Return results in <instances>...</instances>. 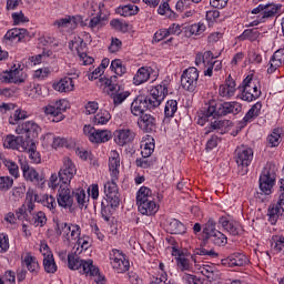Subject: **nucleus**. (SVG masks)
<instances>
[{
  "label": "nucleus",
  "mask_w": 284,
  "mask_h": 284,
  "mask_svg": "<svg viewBox=\"0 0 284 284\" xmlns=\"http://www.w3.org/2000/svg\"><path fill=\"white\" fill-rule=\"evenodd\" d=\"M203 241H210L215 247H225L227 245V235L216 230V220L210 217L203 226Z\"/></svg>",
  "instance_id": "39448f33"
},
{
  "label": "nucleus",
  "mask_w": 284,
  "mask_h": 284,
  "mask_svg": "<svg viewBox=\"0 0 284 284\" xmlns=\"http://www.w3.org/2000/svg\"><path fill=\"white\" fill-rule=\"evenodd\" d=\"M166 232H169V234H184L185 225L176 219H171L168 221Z\"/></svg>",
  "instance_id": "58836bf2"
},
{
  "label": "nucleus",
  "mask_w": 284,
  "mask_h": 284,
  "mask_svg": "<svg viewBox=\"0 0 284 284\" xmlns=\"http://www.w3.org/2000/svg\"><path fill=\"white\" fill-rule=\"evenodd\" d=\"M116 13L120 14L121 17H134V14H139V7L133 4L119 7L116 9Z\"/></svg>",
  "instance_id": "8fccbe9b"
},
{
  "label": "nucleus",
  "mask_w": 284,
  "mask_h": 284,
  "mask_svg": "<svg viewBox=\"0 0 284 284\" xmlns=\"http://www.w3.org/2000/svg\"><path fill=\"white\" fill-rule=\"evenodd\" d=\"M241 92L242 101H247L248 103L252 101H256V99L261 98V82L254 79L253 75H247L237 87Z\"/></svg>",
  "instance_id": "423d86ee"
},
{
  "label": "nucleus",
  "mask_w": 284,
  "mask_h": 284,
  "mask_svg": "<svg viewBox=\"0 0 284 284\" xmlns=\"http://www.w3.org/2000/svg\"><path fill=\"white\" fill-rule=\"evenodd\" d=\"M258 37H261V31H258V28H252L245 29L239 39L240 41H251V43H254V41H258Z\"/></svg>",
  "instance_id": "a19ab883"
},
{
  "label": "nucleus",
  "mask_w": 284,
  "mask_h": 284,
  "mask_svg": "<svg viewBox=\"0 0 284 284\" xmlns=\"http://www.w3.org/2000/svg\"><path fill=\"white\" fill-rule=\"evenodd\" d=\"M119 168H121V155L119 154V151L113 150L109 155L110 176L119 179Z\"/></svg>",
  "instance_id": "c85d7f7f"
},
{
  "label": "nucleus",
  "mask_w": 284,
  "mask_h": 284,
  "mask_svg": "<svg viewBox=\"0 0 284 284\" xmlns=\"http://www.w3.org/2000/svg\"><path fill=\"white\" fill-rule=\"evenodd\" d=\"M69 186L70 184H61L58 190V204L64 210H71L74 205V196Z\"/></svg>",
  "instance_id": "a211bd4d"
},
{
  "label": "nucleus",
  "mask_w": 284,
  "mask_h": 284,
  "mask_svg": "<svg viewBox=\"0 0 284 284\" xmlns=\"http://www.w3.org/2000/svg\"><path fill=\"white\" fill-rule=\"evenodd\" d=\"M138 126L142 132L151 133L156 131V118L150 113H144L138 119Z\"/></svg>",
  "instance_id": "393cba45"
},
{
  "label": "nucleus",
  "mask_w": 284,
  "mask_h": 284,
  "mask_svg": "<svg viewBox=\"0 0 284 284\" xmlns=\"http://www.w3.org/2000/svg\"><path fill=\"white\" fill-rule=\"evenodd\" d=\"M110 26L113 30H118V32H128L129 24L128 22L119 19H113L110 21Z\"/></svg>",
  "instance_id": "bf43d9fd"
},
{
  "label": "nucleus",
  "mask_w": 284,
  "mask_h": 284,
  "mask_svg": "<svg viewBox=\"0 0 284 284\" xmlns=\"http://www.w3.org/2000/svg\"><path fill=\"white\" fill-rule=\"evenodd\" d=\"M178 254V257L175 258L176 265L181 272H192V261L196 263V258L194 255H185L181 254L179 250L173 247V255Z\"/></svg>",
  "instance_id": "b1692460"
},
{
  "label": "nucleus",
  "mask_w": 284,
  "mask_h": 284,
  "mask_svg": "<svg viewBox=\"0 0 284 284\" xmlns=\"http://www.w3.org/2000/svg\"><path fill=\"white\" fill-rule=\"evenodd\" d=\"M154 138L152 135H146L141 142V154L144 158H150L154 153Z\"/></svg>",
  "instance_id": "c9c22d12"
},
{
  "label": "nucleus",
  "mask_w": 284,
  "mask_h": 284,
  "mask_svg": "<svg viewBox=\"0 0 284 284\" xmlns=\"http://www.w3.org/2000/svg\"><path fill=\"white\" fill-rule=\"evenodd\" d=\"M54 28H58L59 30H63L64 28H70L72 26V19L71 18H62L59 20H55L53 22Z\"/></svg>",
  "instance_id": "774afa93"
},
{
  "label": "nucleus",
  "mask_w": 284,
  "mask_h": 284,
  "mask_svg": "<svg viewBox=\"0 0 284 284\" xmlns=\"http://www.w3.org/2000/svg\"><path fill=\"white\" fill-rule=\"evenodd\" d=\"M4 148L8 150H18V152H26L28 150V140L23 139L22 135H7L3 141Z\"/></svg>",
  "instance_id": "412c9836"
},
{
  "label": "nucleus",
  "mask_w": 284,
  "mask_h": 284,
  "mask_svg": "<svg viewBox=\"0 0 284 284\" xmlns=\"http://www.w3.org/2000/svg\"><path fill=\"white\" fill-rule=\"evenodd\" d=\"M100 81L109 88L110 92H118L121 87H119V75H111L110 78L100 79Z\"/></svg>",
  "instance_id": "3c124183"
},
{
  "label": "nucleus",
  "mask_w": 284,
  "mask_h": 284,
  "mask_svg": "<svg viewBox=\"0 0 284 284\" xmlns=\"http://www.w3.org/2000/svg\"><path fill=\"white\" fill-rule=\"evenodd\" d=\"M20 168L26 181H30L31 183H41V181H43V178L39 175V172H37L34 168H31L27 161L20 160Z\"/></svg>",
  "instance_id": "a878e982"
},
{
  "label": "nucleus",
  "mask_w": 284,
  "mask_h": 284,
  "mask_svg": "<svg viewBox=\"0 0 284 284\" xmlns=\"http://www.w3.org/2000/svg\"><path fill=\"white\" fill-rule=\"evenodd\" d=\"M243 111V105L236 101L219 102L210 100L205 103L204 112L197 115V125H205L210 121V116H227V114H240Z\"/></svg>",
  "instance_id": "f257e3e1"
},
{
  "label": "nucleus",
  "mask_w": 284,
  "mask_h": 284,
  "mask_svg": "<svg viewBox=\"0 0 284 284\" xmlns=\"http://www.w3.org/2000/svg\"><path fill=\"white\" fill-rule=\"evenodd\" d=\"M14 185V180L10 176H0V191L8 192Z\"/></svg>",
  "instance_id": "e2e57ef3"
},
{
  "label": "nucleus",
  "mask_w": 284,
  "mask_h": 284,
  "mask_svg": "<svg viewBox=\"0 0 284 284\" xmlns=\"http://www.w3.org/2000/svg\"><path fill=\"white\" fill-rule=\"evenodd\" d=\"M235 162L239 168H250L254 161V150L247 145H240L235 150Z\"/></svg>",
  "instance_id": "dca6fc26"
},
{
  "label": "nucleus",
  "mask_w": 284,
  "mask_h": 284,
  "mask_svg": "<svg viewBox=\"0 0 284 284\" xmlns=\"http://www.w3.org/2000/svg\"><path fill=\"white\" fill-rule=\"evenodd\" d=\"M28 37V29H11L3 37V43H19Z\"/></svg>",
  "instance_id": "cd10ccee"
},
{
  "label": "nucleus",
  "mask_w": 284,
  "mask_h": 284,
  "mask_svg": "<svg viewBox=\"0 0 284 284\" xmlns=\"http://www.w3.org/2000/svg\"><path fill=\"white\" fill-rule=\"evenodd\" d=\"M152 72H154V69H152V67L140 68L133 78L134 85H141L150 81V78L152 77Z\"/></svg>",
  "instance_id": "473e14b6"
},
{
  "label": "nucleus",
  "mask_w": 284,
  "mask_h": 284,
  "mask_svg": "<svg viewBox=\"0 0 284 284\" xmlns=\"http://www.w3.org/2000/svg\"><path fill=\"white\" fill-rule=\"evenodd\" d=\"M43 267L47 274H54L58 270L57 262H54V255L49 254L43 258Z\"/></svg>",
  "instance_id": "09e8293b"
},
{
  "label": "nucleus",
  "mask_w": 284,
  "mask_h": 284,
  "mask_svg": "<svg viewBox=\"0 0 284 284\" xmlns=\"http://www.w3.org/2000/svg\"><path fill=\"white\" fill-rule=\"evenodd\" d=\"M111 99L113 100V104L114 105H121V103H123V101H125V99H128V97H130V92L128 91H123V92H119L118 91H111V93H109Z\"/></svg>",
  "instance_id": "6e6d98bb"
},
{
  "label": "nucleus",
  "mask_w": 284,
  "mask_h": 284,
  "mask_svg": "<svg viewBox=\"0 0 284 284\" xmlns=\"http://www.w3.org/2000/svg\"><path fill=\"white\" fill-rule=\"evenodd\" d=\"M81 72L74 71L69 73L70 77H64L60 81L53 83L52 88L57 92H74V79H79Z\"/></svg>",
  "instance_id": "6ab92c4d"
},
{
  "label": "nucleus",
  "mask_w": 284,
  "mask_h": 284,
  "mask_svg": "<svg viewBox=\"0 0 284 284\" xmlns=\"http://www.w3.org/2000/svg\"><path fill=\"white\" fill-rule=\"evenodd\" d=\"M69 48L72 52H77L82 65H92L94 63V58L88 55V44L83 41V38L75 36L69 42Z\"/></svg>",
  "instance_id": "9d476101"
},
{
  "label": "nucleus",
  "mask_w": 284,
  "mask_h": 284,
  "mask_svg": "<svg viewBox=\"0 0 284 284\" xmlns=\"http://www.w3.org/2000/svg\"><path fill=\"white\" fill-rule=\"evenodd\" d=\"M200 273L202 276H205V278H201L196 275L192 274H185L183 276V281L185 284H216L219 281H221V271L216 267L214 264H203L199 267Z\"/></svg>",
  "instance_id": "7ed1b4c3"
},
{
  "label": "nucleus",
  "mask_w": 284,
  "mask_h": 284,
  "mask_svg": "<svg viewBox=\"0 0 284 284\" xmlns=\"http://www.w3.org/2000/svg\"><path fill=\"white\" fill-rule=\"evenodd\" d=\"M273 242H274V244H272L273 251L276 254H281L282 256H284V236L283 235H275L273 237Z\"/></svg>",
  "instance_id": "4d7b16f0"
},
{
  "label": "nucleus",
  "mask_w": 284,
  "mask_h": 284,
  "mask_svg": "<svg viewBox=\"0 0 284 284\" xmlns=\"http://www.w3.org/2000/svg\"><path fill=\"white\" fill-rule=\"evenodd\" d=\"M283 135V129L276 128L267 136V143L271 148H278L281 145V136Z\"/></svg>",
  "instance_id": "a18cd8bd"
},
{
  "label": "nucleus",
  "mask_w": 284,
  "mask_h": 284,
  "mask_svg": "<svg viewBox=\"0 0 284 284\" xmlns=\"http://www.w3.org/2000/svg\"><path fill=\"white\" fill-rule=\"evenodd\" d=\"M27 222L33 227H45L48 224V216L45 215V212L38 211L27 216Z\"/></svg>",
  "instance_id": "7c9ffc66"
},
{
  "label": "nucleus",
  "mask_w": 284,
  "mask_h": 284,
  "mask_svg": "<svg viewBox=\"0 0 284 284\" xmlns=\"http://www.w3.org/2000/svg\"><path fill=\"white\" fill-rule=\"evenodd\" d=\"M145 110H148V106L144 95L135 98L131 103V114H133V116H142V114H145Z\"/></svg>",
  "instance_id": "72a5a7b5"
},
{
  "label": "nucleus",
  "mask_w": 284,
  "mask_h": 284,
  "mask_svg": "<svg viewBox=\"0 0 284 284\" xmlns=\"http://www.w3.org/2000/svg\"><path fill=\"white\" fill-rule=\"evenodd\" d=\"M68 105H70L68 100H58L55 102H51L49 105L44 106V114H50V116H53V123H60V121L65 119L63 112L68 110Z\"/></svg>",
  "instance_id": "ddd939ff"
},
{
  "label": "nucleus",
  "mask_w": 284,
  "mask_h": 284,
  "mask_svg": "<svg viewBox=\"0 0 284 284\" xmlns=\"http://www.w3.org/2000/svg\"><path fill=\"white\" fill-rule=\"evenodd\" d=\"M112 139V133L108 130H95L91 135V143H108Z\"/></svg>",
  "instance_id": "ea45409f"
},
{
  "label": "nucleus",
  "mask_w": 284,
  "mask_h": 284,
  "mask_svg": "<svg viewBox=\"0 0 284 284\" xmlns=\"http://www.w3.org/2000/svg\"><path fill=\"white\" fill-rule=\"evenodd\" d=\"M205 30H207V27L203 22L191 24L189 28L190 33L194 34L195 37H201Z\"/></svg>",
  "instance_id": "680f3d73"
},
{
  "label": "nucleus",
  "mask_w": 284,
  "mask_h": 284,
  "mask_svg": "<svg viewBox=\"0 0 284 284\" xmlns=\"http://www.w3.org/2000/svg\"><path fill=\"white\" fill-rule=\"evenodd\" d=\"M263 109V103L256 102L244 115L243 121L244 123H252L256 116L261 115V110Z\"/></svg>",
  "instance_id": "79ce46f5"
},
{
  "label": "nucleus",
  "mask_w": 284,
  "mask_h": 284,
  "mask_svg": "<svg viewBox=\"0 0 284 284\" xmlns=\"http://www.w3.org/2000/svg\"><path fill=\"white\" fill-rule=\"evenodd\" d=\"M24 119H28V111L23 109H17L13 114L9 116V123L10 125H17L19 121H24Z\"/></svg>",
  "instance_id": "864d4df0"
},
{
  "label": "nucleus",
  "mask_w": 284,
  "mask_h": 284,
  "mask_svg": "<svg viewBox=\"0 0 284 284\" xmlns=\"http://www.w3.org/2000/svg\"><path fill=\"white\" fill-rule=\"evenodd\" d=\"M55 234L58 236H62V239H64V243L70 245L72 241H77V239L81 236V226L78 224L59 222L55 225Z\"/></svg>",
  "instance_id": "1a4fd4ad"
},
{
  "label": "nucleus",
  "mask_w": 284,
  "mask_h": 284,
  "mask_svg": "<svg viewBox=\"0 0 284 284\" xmlns=\"http://www.w3.org/2000/svg\"><path fill=\"white\" fill-rule=\"evenodd\" d=\"M179 110V102L176 100H169L164 106V116L165 119H174V114H176Z\"/></svg>",
  "instance_id": "de8ad7c7"
},
{
  "label": "nucleus",
  "mask_w": 284,
  "mask_h": 284,
  "mask_svg": "<svg viewBox=\"0 0 284 284\" xmlns=\"http://www.w3.org/2000/svg\"><path fill=\"white\" fill-rule=\"evenodd\" d=\"M110 68L118 77H123L128 72V68H125L121 59L112 60Z\"/></svg>",
  "instance_id": "603ef678"
},
{
  "label": "nucleus",
  "mask_w": 284,
  "mask_h": 284,
  "mask_svg": "<svg viewBox=\"0 0 284 284\" xmlns=\"http://www.w3.org/2000/svg\"><path fill=\"white\" fill-rule=\"evenodd\" d=\"M264 12H262L261 14L264 21H267V19H272V17H276L282 8L281 4H264Z\"/></svg>",
  "instance_id": "49530a36"
},
{
  "label": "nucleus",
  "mask_w": 284,
  "mask_h": 284,
  "mask_svg": "<svg viewBox=\"0 0 284 284\" xmlns=\"http://www.w3.org/2000/svg\"><path fill=\"white\" fill-rule=\"evenodd\" d=\"M276 183V170L274 165L267 164L260 176V190L263 194H272V187Z\"/></svg>",
  "instance_id": "9b49d317"
},
{
  "label": "nucleus",
  "mask_w": 284,
  "mask_h": 284,
  "mask_svg": "<svg viewBox=\"0 0 284 284\" xmlns=\"http://www.w3.org/2000/svg\"><path fill=\"white\" fill-rule=\"evenodd\" d=\"M181 85L186 92H195L199 85V69L190 67L181 75Z\"/></svg>",
  "instance_id": "4468645a"
},
{
  "label": "nucleus",
  "mask_w": 284,
  "mask_h": 284,
  "mask_svg": "<svg viewBox=\"0 0 284 284\" xmlns=\"http://www.w3.org/2000/svg\"><path fill=\"white\" fill-rule=\"evenodd\" d=\"M24 152H28L32 163H41V154L37 151V144L32 140H28L27 149Z\"/></svg>",
  "instance_id": "37998d69"
},
{
  "label": "nucleus",
  "mask_w": 284,
  "mask_h": 284,
  "mask_svg": "<svg viewBox=\"0 0 284 284\" xmlns=\"http://www.w3.org/2000/svg\"><path fill=\"white\" fill-rule=\"evenodd\" d=\"M109 263L115 274H125V272H130V258L121 250L112 248L109 252Z\"/></svg>",
  "instance_id": "6e6552de"
},
{
  "label": "nucleus",
  "mask_w": 284,
  "mask_h": 284,
  "mask_svg": "<svg viewBox=\"0 0 284 284\" xmlns=\"http://www.w3.org/2000/svg\"><path fill=\"white\" fill-rule=\"evenodd\" d=\"M284 212V206L276 203V204H271L268 206V221L271 222V225H276V221H278V217L281 214Z\"/></svg>",
  "instance_id": "4c0bfd02"
},
{
  "label": "nucleus",
  "mask_w": 284,
  "mask_h": 284,
  "mask_svg": "<svg viewBox=\"0 0 284 284\" xmlns=\"http://www.w3.org/2000/svg\"><path fill=\"white\" fill-rule=\"evenodd\" d=\"M26 203H41V196H39L34 189H28L26 194Z\"/></svg>",
  "instance_id": "69168bd1"
},
{
  "label": "nucleus",
  "mask_w": 284,
  "mask_h": 284,
  "mask_svg": "<svg viewBox=\"0 0 284 284\" xmlns=\"http://www.w3.org/2000/svg\"><path fill=\"white\" fill-rule=\"evenodd\" d=\"M22 265H24L31 272V274H39V261H37V257L33 256L32 253L22 255Z\"/></svg>",
  "instance_id": "f704fd0d"
},
{
  "label": "nucleus",
  "mask_w": 284,
  "mask_h": 284,
  "mask_svg": "<svg viewBox=\"0 0 284 284\" xmlns=\"http://www.w3.org/2000/svg\"><path fill=\"white\" fill-rule=\"evenodd\" d=\"M170 80H163L160 84L155 85L150 90V94L144 95V103L146 105V110H156L163 101H165V97L169 94Z\"/></svg>",
  "instance_id": "20e7f679"
},
{
  "label": "nucleus",
  "mask_w": 284,
  "mask_h": 284,
  "mask_svg": "<svg viewBox=\"0 0 284 284\" xmlns=\"http://www.w3.org/2000/svg\"><path fill=\"white\" fill-rule=\"evenodd\" d=\"M119 179L111 176V181L104 184V194L106 196V203L111 207H119L121 205V193H119Z\"/></svg>",
  "instance_id": "f8f14e48"
},
{
  "label": "nucleus",
  "mask_w": 284,
  "mask_h": 284,
  "mask_svg": "<svg viewBox=\"0 0 284 284\" xmlns=\"http://www.w3.org/2000/svg\"><path fill=\"white\" fill-rule=\"evenodd\" d=\"M219 223L222 225L223 230L229 232L232 236H240L243 232V226H241V223L234 221V220H227V217L222 216L219 220Z\"/></svg>",
  "instance_id": "bb28decb"
},
{
  "label": "nucleus",
  "mask_w": 284,
  "mask_h": 284,
  "mask_svg": "<svg viewBox=\"0 0 284 284\" xmlns=\"http://www.w3.org/2000/svg\"><path fill=\"white\" fill-rule=\"evenodd\" d=\"M112 207L110 203L105 204V202L101 203V216L104 221L109 222L112 219Z\"/></svg>",
  "instance_id": "0e129e2a"
},
{
  "label": "nucleus",
  "mask_w": 284,
  "mask_h": 284,
  "mask_svg": "<svg viewBox=\"0 0 284 284\" xmlns=\"http://www.w3.org/2000/svg\"><path fill=\"white\" fill-rule=\"evenodd\" d=\"M44 207H48L51 212L57 210V200L52 195H44L41 197V202Z\"/></svg>",
  "instance_id": "052dcab7"
},
{
  "label": "nucleus",
  "mask_w": 284,
  "mask_h": 284,
  "mask_svg": "<svg viewBox=\"0 0 284 284\" xmlns=\"http://www.w3.org/2000/svg\"><path fill=\"white\" fill-rule=\"evenodd\" d=\"M110 119H112V115L110 114V111L101 109L94 116H93V123L94 125H105L110 122Z\"/></svg>",
  "instance_id": "c03bdc74"
},
{
  "label": "nucleus",
  "mask_w": 284,
  "mask_h": 284,
  "mask_svg": "<svg viewBox=\"0 0 284 284\" xmlns=\"http://www.w3.org/2000/svg\"><path fill=\"white\" fill-rule=\"evenodd\" d=\"M232 122L230 120H215L214 122H211L209 126L204 128V136H207V134H212V132L217 131L223 134L227 128H230Z\"/></svg>",
  "instance_id": "c756f323"
},
{
  "label": "nucleus",
  "mask_w": 284,
  "mask_h": 284,
  "mask_svg": "<svg viewBox=\"0 0 284 284\" xmlns=\"http://www.w3.org/2000/svg\"><path fill=\"white\" fill-rule=\"evenodd\" d=\"M68 267L69 270H80V274L85 276H97L99 274V267L94 265L92 260H81L77 253L68 254Z\"/></svg>",
  "instance_id": "0eeeda50"
},
{
  "label": "nucleus",
  "mask_w": 284,
  "mask_h": 284,
  "mask_svg": "<svg viewBox=\"0 0 284 284\" xmlns=\"http://www.w3.org/2000/svg\"><path fill=\"white\" fill-rule=\"evenodd\" d=\"M136 205L140 214L144 216H154L159 212V203H156V195L152 189L141 186L136 192Z\"/></svg>",
  "instance_id": "f03ea898"
},
{
  "label": "nucleus",
  "mask_w": 284,
  "mask_h": 284,
  "mask_svg": "<svg viewBox=\"0 0 284 284\" xmlns=\"http://www.w3.org/2000/svg\"><path fill=\"white\" fill-rule=\"evenodd\" d=\"M10 250V239L7 234L0 233V254H6Z\"/></svg>",
  "instance_id": "338daca9"
},
{
  "label": "nucleus",
  "mask_w": 284,
  "mask_h": 284,
  "mask_svg": "<svg viewBox=\"0 0 284 284\" xmlns=\"http://www.w3.org/2000/svg\"><path fill=\"white\" fill-rule=\"evenodd\" d=\"M236 90H239V88H236V80H234L232 75H229L219 88V97L222 99H232V97L236 94Z\"/></svg>",
  "instance_id": "5701e85b"
},
{
  "label": "nucleus",
  "mask_w": 284,
  "mask_h": 284,
  "mask_svg": "<svg viewBox=\"0 0 284 284\" xmlns=\"http://www.w3.org/2000/svg\"><path fill=\"white\" fill-rule=\"evenodd\" d=\"M77 175V165L70 158L63 159V165L59 171V179L62 185H70V182Z\"/></svg>",
  "instance_id": "f3484780"
},
{
  "label": "nucleus",
  "mask_w": 284,
  "mask_h": 284,
  "mask_svg": "<svg viewBox=\"0 0 284 284\" xmlns=\"http://www.w3.org/2000/svg\"><path fill=\"white\" fill-rule=\"evenodd\" d=\"M26 74L23 70L13 69L10 71H3L0 74V81L2 83H24L26 82Z\"/></svg>",
  "instance_id": "4be33fe9"
},
{
  "label": "nucleus",
  "mask_w": 284,
  "mask_h": 284,
  "mask_svg": "<svg viewBox=\"0 0 284 284\" xmlns=\"http://www.w3.org/2000/svg\"><path fill=\"white\" fill-rule=\"evenodd\" d=\"M73 201L75 200L78 207L80 210H88V205L90 203V195L85 193L83 189H75L72 191Z\"/></svg>",
  "instance_id": "2f4dec72"
},
{
  "label": "nucleus",
  "mask_w": 284,
  "mask_h": 284,
  "mask_svg": "<svg viewBox=\"0 0 284 284\" xmlns=\"http://www.w3.org/2000/svg\"><path fill=\"white\" fill-rule=\"evenodd\" d=\"M4 168L9 171V174L11 176H14V179H19V164L16 163L12 160H4L3 161Z\"/></svg>",
  "instance_id": "13d9d810"
},
{
  "label": "nucleus",
  "mask_w": 284,
  "mask_h": 284,
  "mask_svg": "<svg viewBox=\"0 0 284 284\" xmlns=\"http://www.w3.org/2000/svg\"><path fill=\"white\" fill-rule=\"evenodd\" d=\"M247 263H250V258L243 253H233L229 256L230 267H243Z\"/></svg>",
  "instance_id": "e433bc0d"
},
{
  "label": "nucleus",
  "mask_w": 284,
  "mask_h": 284,
  "mask_svg": "<svg viewBox=\"0 0 284 284\" xmlns=\"http://www.w3.org/2000/svg\"><path fill=\"white\" fill-rule=\"evenodd\" d=\"M40 132L41 126H39L34 121L23 122L16 128V133L22 135V138L24 136V141H34V139L39 136Z\"/></svg>",
  "instance_id": "2eb2a0df"
},
{
  "label": "nucleus",
  "mask_w": 284,
  "mask_h": 284,
  "mask_svg": "<svg viewBox=\"0 0 284 284\" xmlns=\"http://www.w3.org/2000/svg\"><path fill=\"white\" fill-rule=\"evenodd\" d=\"M89 28L92 32H99L101 28H103V13H97L93 18L89 21Z\"/></svg>",
  "instance_id": "5fc2aeb1"
},
{
  "label": "nucleus",
  "mask_w": 284,
  "mask_h": 284,
  "mask_svg": "<svg viewBox=\"0 0 284 284\" xmlns=\"http://www.w3.org/2000/svg\"><path fill=\"white\" fill-rule=\"evenodd\" d=\"M136 139V133L132 129L123 128L118 129L114 132V142L120 148H123L125 145H130Z\"/></svg>",
  "instance_id": "aec40b11"
}]
</instances>
